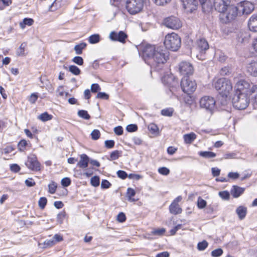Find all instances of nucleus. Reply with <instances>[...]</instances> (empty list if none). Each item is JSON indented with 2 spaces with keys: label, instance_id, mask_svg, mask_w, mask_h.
I'll list each match as a JSON object with an SVG mask.
<instances>
[{
  "label": "nucleus",
  "instance_id": "f257e3e1",
  "mask_svg": "<svg viewBox=\"0 0 257 257\" xmlns=\"http://www.w3.org/2000/svg\"><path fill=\"white\" fill-rule=\"evenodd\" d=\"M142 54L146 63L154 66L164 64L169 56V52L166 49L151 45L145 46Z\"/></svg>",
  "mask_w": 257,
  "mask_h": 257
},
{
  "label": "nucleus",
  "instance_id": "f03ea898",
  "mask_svg": "<svg viewBox=\"0 0 257 257\" xmlns=\"http://www.w3.org/2000/svg\"><path fill=\"white\" fill-rule=\"evenodd\" d=\"M250 97L257 103V85H252L242 80V109L248 106Z\"/></svg>",
  "mask_w": 257,
  "mask_h": 257
},
{
  "label": "nucleus",
  "instance_id": "7ed1b4c3",
  "mask_svg": "<svg viewBox=\"0 0 257 257\" xmlns=\"http://www.w3.org/2000/svg\"><path fill=\"white\" fill-rule=\"evenodd\" d=\"M213 85L214 88L219 91L220 96H223L224 97L228 96L232 88L230 81L225 78L218 79L214 82Z\"/></svg>",
  "mask_w": 257,
  "mask_h": 257
},
{
  "label": "nucleus",
  "instance_id": "20e7f679",
  "mask_svg": "<svg viewBox=\"0 0 257 257\" xmlns=\"http://www.w3.org/2000/svg\"><path fill=\"white\" fill-rule=\"evenodd\" d=\"M164 43L166 49L176 51L181 46V38L175 33L168 34L165 37Z\"/></svg>",
  "mask_w": 257,
  "mask_h": 257
},
{
  "label": "nucleus",
  "instance_id": "39448f33",
  "mask_svg": "<svg viewBox=\"0 0 257 257\" xmlns=\"http://www.w3.org/2000/svg\"><path fill=\"white\" fill-rule=\"evenodd\" d=\"M144 7L143 0H126L125 8L131 15L136 14L141 12Z\"/></svg>",
  "mask_w": 257,
  "mask_h": 257
},
{
  "label": "nucleus",
  "instance_id": "423d86ee",
  "mask_svg": "<svg viewBox=\"0 0 257 257\" xmlns=\"http://www.w3.org/2000/svg\"><path fill=\"white\" fill-rule=\"evenodd\" d=\"M182 3L184 9L187 13H192L196 10L199 3L204 9L205 4L207 0H180Z\"/></svg>",
  "mask_w": 257,
  "mask_h": 257
},
{
  "label": "nucleus",
  "instance_id": "0eeeda50",
  "mask_svg": "<svg viewBox=\"0 0 257 257\" xmlns=\"http://www.w3.org/2000/svg\"><path fill=\"white\" fill-rule=\"evenodd\" d=\"M214 98L209 96H204L201 97L199 101L201 108L205 109L206 111L212 113L215 106Z\"/></svg>",
  "mask_w": 257,
  "mask_h": 257
},
{
  "label": "nucleus",
  "instance_id": "6e6552de",
  "mask_svg": "<svg viewBox=\"0 0 257 257\" xmlns=\"http://www.w3.org/2000/svg\"><path fill=\"white\" fill-rule=\"evenodd\" d=\"M181 86L184 92L190 94L195 91L197 84L195 81L184 77L182 79Z\"/></svg>",
  "mask_w": 257,
  "mask_h": 257
},
{
  "label": "nucleus",
  "instance_id": "1a4fd4ad",
  "mask_svg": "<svg viewBox=\"0 0 257 257\" xmlns=\"http://www.w3.org/2000/svg\"><path fill=\"white\" fill-rule=\"evenodd\" d=\"M241 95V82L239 80L236 81L234 86V93L232 97V105L237 109H241L240 95Z\"/></svg>",
  "mask_w": 257,
  "mask_h": 257
},
{
  "label": "nucleus",
  "instance_id": "9d476101",
  "mask_svg": "<svg viewBox=\"0 0 257 257\" xmlns=\"http://www.w3.org/2000/svg\"><path fill=\"white\" fill-rule=\"evenodd\" d=\"M25 165L29 169L34 171H39L41 170V164L38 162L36 156L34 154L28 157Z\"/></svg>",
  "mask_w": 257,
  "mask_h": 257
},
{
  "label": "nucleus",
  "instance_id": "9b49d317",
  "mask_svg": "<svg viewBox=\"0 0 257 257\" xmlns=\"http://www.w3.org/2000/svg\"><path fill=\"white\" fill-rule=\"evenodd\" d=\"M164 24L167 27L173 30H177L182 26L180 20L172 16L166 18L164 21Z\"/></svg>",
  "mask_w": 257,
  "mask_h": 257
},
{
  "label": "nucleus",
  "instance_id": "f8f14e48",
  "mask_svg": "<svg viewBox=\"0 0 257 257\" xmlns=\"http://www.w3.org/2000/svg\"><path fill=\"white\" fill-rule=\"evenodd\" d=\"M179 72L184 76H189L193 74L194 68L192 65L188 62H182L179 64Z\"/></svg>",
  "mask_w": 257,
  "mask_h": 257
},
{
  "label": "nucleus",
  "instance_id": "ddd939ff",
  "mask_svg": "<svg viewBox=\"0 0 257 257\" xmlns=\"http://www.w3.org/2000/svg\"><path fill=\"white\" fill-rule=\"evenodd\" d=\"M230 0H214V7L217 11L219 13H224L230 5Z\"/></svg>",
  "mask_w": 257,
  "mask_h": 257
},
{
  "label": "nucleus",
  "instance_id": "4468645a",
  "mask_svg": "<svg viewBox=\"0 0 257 257\" xmlns=\"http://www.w3.org/2000/svg\"><path fill=\"white\" fill-rule=\"evenodd\" d=\"M109 37L112 41L124 43L127 35L122 31H119L118 33L113 31L109 34Z\"/></svg>",
  "mask_w": 257,
  "mask_h": 257
},
{
  "label": "nucleus",
  "instance_id": "2eb2a0df",
  "mask_svg": "<svg viewBox=\"0 0 257 257\" xmlns=\"http://www.w3.org/2000/svg\"><path fill=\"white\" fill-rule=\"evenodd\" d=\"M195 47L200 53H203L209 49V45L205 39L201 38L197 41Z\"/></svg>",
  "mask_w": 257,
  "mask_h": 257
},
{
  "label": "nucleus",
  "instance_id": "dca6fc26",
  "mask_svg": "<svg viewBox=\"0 0 257 257\" xmlns=\"http://www.w3.org/2000/svg\"><path fill=\"white\" fill-rule=\"evenodd\" d=\"M246 70L250 75L257 77V60H251L246 66Z\"/></svg>",
  "mask_w": 257,
  "mask_h": 257
},
{
  "label": "nucleus",
  "instance_id": "f3484780",
  "mask_svg": "<svg viewBox=\"0 0 257 257\" xmlns=\"http://www.w3.org/2000/svg\"><path fill=\"white\" fill-rule=\"evenodd\" d=\"M227 9L228 12L226 16V21H230L234 19L237 16L238 9L234 5H229Z\"/></svg>",
  "mask_w": 257,
  "mask_h": 257
},
{
  "label": "nucleus",
  "instance_id": "a211bd4d",
  "mask_svg": "<svg viewBox=\"0 0 257 257\" xmlns=\"http://www.w3.org/2000/svg\"><path fill=\"white\" fill-rule=\"evenodd\" d=\"M242 14L248 15L250 14L254 9L252 3L248 1L242 2Z\"/></svg>",
  "mask_w": 257,
  "mask_h": 257
},
{
  "label": "nucleus",
  "instance_id": "6ab92c4d",
  "mask_svg": "<svg viewBox=\"0 0 257 257\" xmlns=\"http://www.w3.org/2000/svg\"><path fill=\"white\" fill-rule=\"evenodd\" d=\"M89 163V158L87 155L83 154L80 155V160L77 163V166L82 169L86 168Z\"/></svg>",
  "mask_w": 257,
  "mask_h": 257
},
{
  "label": "nucleus",
  "instance_id": "aec40b11",
  "mask_svg": "<svg viewBox=\"0 0 257 257\" xmlns=\"http://www.w3.org/2000/svg\"><path fill=\"white\" fill-rule=\"evenodd\" d=\"M248 27L250 31L257 32V15H253L249 19Z\"/></svg>",
  "mask_w": 257,
  "mask_h": 257
},
{
  "label": "nucleus",
  "instance_id": "412c9836",
  "mask_svg": "<svg viewBox=\"0 0 257 257\" xmlns=\"http://www.w3.org/2000/svg\"><path fill=\"white\" fill-rule=\"evenodd\" d=\"M169 211L171 213L176 215L182 212V209L179 206L178 204H175V202H172L169 206Z\"/></svg>",
  "mask_w": 257,
  "mask_h": 257
},
{
  "label": "nucleus",
  "instance_id": "4be33fe9",
  "mask_svg": "<svg viewBox=\"0 0 257 257\" xmlns=\"http://www.w3.org/2000/svg\"><path fill=\"white\" fill-rule=\"evenodd\" d=\"M196 137L194 133H191L184 135L183 138L186 144H191L196 139Z\"/></svg>",
  "mask_w": 257,
  "mask_h": 257
},
{
  "label": "nucleus",
  "instance_id": "5701e85b",
  "mask_svg": "<svg viewBox=\"0 0 257 257\" xmlns=\"http://www.w3.org/2000/svg\"><path fill=\"white\" fill-rule=\"evenodd\" d=\"M230 193L234 198H237L241 194V188L237 186L234 185L230 190Z\"/></svg>",
  "mask_w": 257,
  "mask_h": 257
},
{
  "label": "nucleus",
  "instance_id": "b1692460",
  "mask_svg": "<svg viewBox=\"0 0 257 257\" xmlns=\"http://www.w3.org/2000/svg\"><path fill=\"white\" fill-rule=\"evenodd\" d=\"M87 44L84 42H82L78 45L75 46L74 50L77 55H80L82 53V50L86 47Z\"/></svg>",
  "mask_w": 257,
  "mask_h": 257
},
{
  "label": "nucleus",
  "instance_id": "393cba45",
  "mask_svg": "<svg viewBox=\"0 0 257 257\" xmlns=\"http://www.w3.org/2000/svg\"><path fill=\"white\" fill-rule=\"evenodd\" d=\"M136 194V191L135 190L131 188H128L127 190L126 195L128 198V200L131 202H135L137 201L136 199L133 198Z\"/></svg>",
  "mask_w": 257,
  "mask_h": 257
},
{
  "label": "nucleus",
  "instance_id": "a878e982",
  "mask_svg": "<svg viewBox=\"0 0 257 257\" xmlns=\"http://www.w3.org/2000/svg\"><path fill=\"white\" fill-rule=\"evenodd\" d=\"M34 23V20L31 18H25L23 22L20 23V25L21 28L24 29L26 25L32 26Z\"/></svg>",
  "mask_w": 257,
  "mask_h": 257
},
{
  "label": "nucleus",
  "instance_id": "bb28decb",
  "mask_svg": "<svg viewBox=\"0 0 257 257\" xmlns=\"http://www.w3.org/2000/svg\"><path fill=\"white\" fill-rule=\"evenodd\" d=\"M199 155L205 158H212L216 156V154L209 151H204L199 152Z\"/></svg>",
  "mask_w": 257,
  "mask_h": 257
},
{
  "label": "nucleus",
  "instance_id": "cd10ccee",
  "mask_svg": "<svg viewBox=\"0 0 257 257\" xmlns=\"http://www.w3.org/2000/svg\"><path fill=\"white\" fill-rule=\"evenodd\" d=\"M38 118L42 121L50 120L52 118V116L47 112H44L38 116Z\"/></svg>",
  "mask_w": 257,
  "mask_h": 257
},
{
  "label": "nucleus",
  "instance_id": "c85d7f7f",
  "mask_svg": "<svg viewBox=\"0 0 257 257\" xmlns=\"http://www.w3.org/2000/svg\"><path fill=\"white\" fill-rule=\"evenodd\" d=\"M100 41V36L98 34L91 35L88 38V41L90 44H96Z\"/></svg>",
  "mask_w": 257,
  "mask_h": 257
},
{
  "label": "nucleus",
  "instance_id": "c756f323",
  "mask_svg": "<svg viewBox=\"0 0 257 257\" xmlns=\"http://www.w3.org/2000/svg\"><path fill=\"white\" fill-rule=\"evenodd\" d=\"M207 202L202 199L201 197H199L197 201V205L199 209H203L206 207Z\"/></svg>",
  "mask_w": 257,
  "mask_h": 257
},
{
  "label": "nucleus",
  "instance_id": "7c9ffc66",
  "mask_svg": "<svg viewBox=\"0 0 257 257\" xmlns=\"http://www.w3.org/2000/svg\"><path fill=\"white\" fill-rule=\"evenodd\" d=\"M28 143L26 140L23 139L20 141L18 144V148L20 152H24Z\"/></svg>",
  "mask_w": 257,
  "mask_h": 257
},
{
  "label": "nucleus",
  "instance_id": "2f4dec72",
  "mask_svg": "<svg viewBox=\"0 0 257 257\" xmlns=\"http://www.w3.org/2000/svg\"><path fill=\"white\" fill-rule=\"evenodd\" d=\"M219 197L223 200H228L230 198V193L227 191H220L218 193Z\"/></svg>",
  "mask_w": 257,
  "mask_h": 257
},
{
  "label": "nucleus",
  "instance_id": "473e14b6",
  "mask_svg": "<svg viewBox=\"0 0 257 257\" xmlns=\"http://www.w3.org/2000/svg\"><path fill=\"white\" fill-rule=\"evenodd\" d=\"M78 115L85 119H89L90 117L89 114L88 113V112L86 110H80L78 112Z\"/></svg>",
  "mask_w": 257,
  "mask_h": 257
},
{
  "label": "nucleus",
  "instance_id": "72a5a7b5",
  "mask_svg": "<svg viewBox=\"0 0 257 257\" xmlns=\"http://www.w3.org/2000/svg\"><path fill=\"white\" fill-rule=\"evenodd\" d=\"M69 70L70 72L75 75L80 74L81 72L80 69L75 65L70 66L69 67Z\"/></svg>",
  "mask_w": 257,
  "mask_h": 257
},
{
  "label": "nucleus",
  "instance_id": "f704fd0d",
  "mask_svg": "<svg viewBox=\"0 0 257 257\" xmlns=\"http://www.w3.org/2000/svg\"><path fill=\"white\" fill-rule=\"evenodd\" d=\"M208 242L204 240L201 242H199L197 244V249L200 251L205 250L208 246Z\"/></svg>",
  "mask_w": 257,
  "mask_h": 257
},
{
  "label": "nucleus",
  "instance_id": "c9c22d12",
  "mask_svg": "<svg viewBox=\"0 0 257 257\" xmlns=\"http://www.w3.org/2000/svg\"><path fill=\"white\" fill-rule=\"evenodd\" d=\"M91 185L94 187H97L99 185L100 180L98 176L92 177L90 180Z\"/></svg>",
  "mask_w": 257,
  "mask_h": 257
},
{
  "label": "nucleus",
  "instance_id": "e433bc0d",
  "mask_svg": "<svg viewBox=\"0 0 257 257\" xmlns=\"http://www.w3.org/2000/svg\"><path fill=\"white\" fill-rule=\"evenodd\" d=\"M166 230L164 228L153 229L152 234L154 235L161 236L165 232Z\"/></svg>",
  "mask_w": 257,
  "mask_h": 257
},
{
  "label": "nucleus",
  "instance_id": "4c0bfd02",
  "mask_svg": "<svg viewBox=\"0 0 257 257\" xmlns=\"http://www.w3.org/2000/svg\"><path fill=\"white\" fill-rule=\"evenodd\" d=\"M223 252V250L221 248H219L212 250L211 254L212 257H219L222 254Z\"/></svg>",
  "mask_w": 257,
  "mask_h": 257
},
{
  "label": "nucleus",
  "instance_id": "58836bf2",
  "mask_svg": "<svg viewBox=\"0 0 257 257\" xmlns=\"http://www.w3.org/2000/svg\"><path fill=\"white\" fill-rule=\"evenodd\" d=\"M121 155V152L118 150L113 151L111 153L110 157L111 160H115L117 159Z\"/></svg>",
  "mask_w": 257,
  "mask_h": 257
},
{
  "label": "nucleus",
  "instance_id": "ea45409f",
  "mask_svg": "<svg viewBox=\"0 0 257 257\" xmlns=\"http://www.w3.org/2000/svg\"><path fill=\"white\" fill-rule=\"evenodd\" d=\"M26 46V44L22 43L19 49L17 51V54L18 56H24L25 55V48Z\"/></svg>",
  "mask_w": 257,
  "mask_h": 257
},
{
  "label": "nucleus",
  "instance_id": "a19ab883",
  "mask_svg": "<svg viewBox=\"0 0 257 257\" xmlns=\"http://www.w3.org/2000/svg\"><path fill=\"white\" fill-rule=\"evenodd\" d=\"M57 187V184L54 182H52L48 185L49 192L51 194H54L56 190Z\"/></svg>",
  "mask_w": 257,
  "mask_h": 257
},
{
  "label": "nucleus",
  "instance_id": "79ce46f5",
  "mask_svg": "<svg viewBox=\"0 0 257 257\" xmlns=\"http://www.w3.org/2000/svg\"><path fill=\"white\" fill-rule=\"evenodd\" d=\"M91 138L93 140H98L100 136V133L98 130H94L91 133Z\"/></svg>",
  "mask_w": 257,
  "mask_h": 257
},
{
  "label": "nucleus",
  "instance_id": "37998d69",
  "mask_svg": "<svg viewBox=\"0 0 257 257\" xmlns=\"http://www.w3.org/2000/svg\"><path fill=\"white\" fill-rule=\"evenodd\" d=\"M173 110L172 108L164 109L161 111V114L164 116H171L172 115Z\"/></svg>",
  "mask_w": 257,
  "mask_h": 257
},
{
  "label": "nucleus",
  "instance_id": "c03bdc74",
  "mask_svg": "<svg viewBox=\"0 0 257 257\" xmlns=\"http://www.w3.org/2000/svg\"><path fill=\"white\" fill-rule=\"evenodd\" d=\"M158 172L161 175L167 176L170 173V170L167 167H163L158 169Z\"/></svg>",
  "mask_w": 257,
  "mask_h": 257
},
{
  "label": "nucleus",
  "instance_id": "a18cd8bd",
  "mask_svg": "<svg viewBox=\"0 0 257 257\" xmlns=\"http://www.w3.org/2000/svg\"><path fill=\"white\" fill-rule=\"evenodd\" d=\"M47 200L46 197H41L38 202L39 207L42 209L44 208L47 204Z\"/></svg>",
  "mask_w": 257,
  "mask_h": 257
},
{
  "label": "nucleus",
  "instance_id": "49530a36",
  "mask_svg": "<svg viewBox=\"0 0 257 257\" xmlns=\"http://www.w3.org/2000/svg\"><path fill=\"white\" fill-rule=\"evenodd\" d=\"M72 61L78 65H82L83 64V59L80 56L74 57L72 59Z\"/></svg>",
  "mask_w": 257,
  "mask_h": 257
},
{
  "label": "nucleus",
  "instance_id": "de8ad7c7",
  "mask_svg": "<svg viewBox=\"0 0 257 257\" xmlns=\"http://www.w3.org/2000/svg\"><path fill=\"white\" fill-rule=\"evenodd\" d=\"M218 99H219V101L221 105L225 106L227 104L228 96L224 97H223V96H220V95L219 94Z\"/></svg>",
  "mask_w": 257,
  "mask_h": 257
},
{
  "label": "nucleus",
  "instance_id": "09e8293b",
  "mask_svg": "<svg viewBox=\"0 0 257 257\" xmlns=\"http://www.w3.org/2000/svg\"><path fill=\"white\" fill-rule=\"evenodd\" d=\"M71 184V180L68 177H65L61 180V184L64 187H68Z\"/></svg>",
  "mask_w": 257,
  "mask_h": 257
},
{
  "label": "nucleus",
  "instance_id": "8fccbe9b",
  "mask_svg": "<svg viewBox=\"0 0 257 257\" xmlns=\"http://www.w3.org/2000/svg\"><path fill=\"white\" fill-rule=\"evenodd\" d=\"M138 129V126L136 124H131L127 125L126 130L128 132H136Z\"/></svg>",
  "mask_w": 257,
  "mask_h": 257
},
{
  "label": "nucleus",
  "instance_id": "3c124183",
  "mask_svg": "<svg viewBox=\"0 0 257 257\" xmlns=\"http://www.w3.org/2000/svg\"><path fill=\"white\" fill-rule=\"evenodd\" d=\"M158 6H164L169 3L171 0H153Z\"/></svg>",
  "mask_w": 257,
  "mask_h": 257
},
{
  "label": "nucleus",
  "instance_id": "603ef678",
  "mask_svg": "<svg viewBox=\"0 0 257 257\" xmlns=\"http://www.w3.org/2000/svg\"><path fill=\"white\" fill-rule=\"evenodd\" d=\"M38 95L36 93H33L31 94L29 98V101L32 104H34L36 102L38 99Z\"/></svg>",
  "mask_w": 257,
  "mask_h": 257
},
{
  "label": "nucleus",
  "instance_id": "864d4df0",
  "mask_svg": "<svg viewBox=\"0 0 257 257\" xmlns=\"http://www.w3.org/2000/svg\"><path fill=\"white\" fill-rule=\"evenodd\" d=\"M55 244V241H54V239H53V238L50 239H46L44 242L45 247H51Z\"/></svg>",
  "mask_w": 257,
  "mask_h": 257
},
{
  "label": "nucleus",
  "instance_id": "5fc2aeb1",
  "mask_svg": "<svg viewBox=\"0 0 257 257\" xmlns=\"http://www.w3.org/2000/svg\"><path fill=\"white\" fill-rule=\"evenodd\" d=\"M148 129L153 133H156L158 131V127L156 124L151 123L148 125Z\"/></svg>",
  "mask_w": 257,
  "mask_h": 257
},
{
  "label": "nucleus",
  "instance_id": "6e6d98bb",
  "mask_svg": "<svg viewBox=\"0 0 257 257\" xmlns=\"http://www.w3.org/2000/svg\"><path fill=\"white\" fill-rule=\"evenodd\" d=\"M239 177V174L236 172H229L228 174V178L231 179H236Z\"/></svg>",
  "mask_w": 257,
  "mask_h": 257
},
{
  "label": "nucleus",
  "instance_id": "4d7b16f0",
  "mask_svg": "<svg viewBox=\"0 0 257 257\" xmlns=\"http://www.w3.org/2000/svg\"><path fill=\"white\" fill-rule=\"evenodd\" d=\"M100 90L99 85L97 83H93L91 86V91L93 93L97 92Z\"/></svg>",
  "mask_w": 257,
  "mask_h": 257
},
{
  "label": "nucleus",
  "instance_id": "13d9d810",
  "mask_svg": "<svg viewBox=\"0 0 257 257\" xmlns=\"http://www.w3.org/2000/svg\"><path fill=\"white\" fill-rule=\"evenodd\" d=\"M65 212L63 211V212H61L59 213L57 215V221L59 223L61 224L63 222V221L65 217Z\"/></svg>",
  "mask_w": 257,
  "mask_h": 257
},
{
  "label": "nucleus",
  "instance_id": "bf43d9fd",
  "mask_svg": "<svg viewBox=\"0 0 257 257\" xmlns=\"http://www.w3.org/2000/svg\"><path fill=\"white\" fill-rule=\"evenodd\" d=\"M111 184L107 180H103L101 182V187L103 189H107L110 187Z\"/></svg>",
  "mask_w": 257,
  "mask_h": 257
},
{
  "label": "nucleus",
  "instance_id": "052dcab7",
  "mask_svg": "<svg viewBox=\"0 0 257 257\" xmlns=\"http://www.w3.org/2000/svg\"><path fill=\"white\" fill-rule=\"evenodd\" d=\"M114 146V141L113 140H106L105 141V146L108 149H111Z\"/></svg>",
  "mask_w": 257,
  "mask_h": 257
},
{
  "label": "nucleus",
  "instance_id": "680f3d73",
  "mask_svg": "<svg viewBox=\"0 0 257 257\" xmlns=\"http://www.w3.org/2000/svg\"><path fill=\"white\" fill-rule=\"evenodd\" d=\"M117 175L119 178L122 179H125L127 176V173L125 171L122 170L118 171L117 172Z\"/></svg>",
  "mask_w": 257,
  "mask_h": 257
},
{
  "label": "nucleus",
  "instance_id": "e2e57ef3",
  "mask_svg": "<svg viewBox=\"0 0 257 257\" xmlns=\"http://www.w3.org/2000/svg\"><path fill=\"white\" fill-rule=\"evenodd\" d=\"M114 133L118 136L121 135L123 134V128L121 126H117L114 128Z\"/></svg>",
  "mask_w": 257,
  "mask_h": 257
},
{
  "label": "nucleus",
  "instance_id": "0e129e2a",
  "mask_svg": "<svg viewBox=\"0 0 257 257\" xmlns=\"http://www.w3.org/2000/svg\"><path fill=\"white\" fill-rule=\"evenodd\" d=\"M117 220L120 222H124L126 219V217L123 212H120L117 217Z\"/></svg>",
  "mask_w": 257,
  "mask_h": 257
},
{
  "label": "nucleus",
  "instance_id": "69168bd1",
  "mask_svg": "<svg viewBox=\"0 0 257 257\" xmlns=\"http://www.w3.org/2000/svg\"><path fill=\"white\" fill-rule=\"evenodd\" d=\"M96 97L97 98L107 99H108V95L105 92H98L97 94Z\"/></svg>",
  "mask_w": 257,
  "mask_h": 257
},
{
  "label": "nucleus",
  "instance_id": "338daca9",
  "mask_svg": "<svg viewBox=\"0 0 257 257\" xmlns=\"http://www.w3.org/2000/svg\"><path fill=\"white\" fill-rule=\"evenodd\" d=\"M177 151V148H175L174 147L170 146L167 149V153L168 154L170 155H172L174 154L176 151Z\"/></svg>",
  "mask_w": 257,
  "mask_h": 257
},
{
  "label": "nucleus",
  "instance_id": "774afa93",
  "mask_svg": "<svg viewBox=\"0 0 257 257\" xmlns=\"http://www.w3.org/2000/svg\"><path fill=\"white\" fill-rule=\"evenodd\" d=\"M25 184L28 187H33L35 185V182L33 179L29 178L25 180Z\"/></svg>",
  "mask_w": 257,
  "mask_h": 257
}]
</instances>
